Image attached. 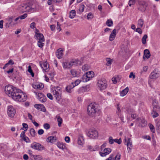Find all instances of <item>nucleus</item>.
Masks as SVG:
<instances>
[{
  "label": "nucleus",
  "instance_id": "43",
  "mask_svg": "<svg viewBox=\"0 0 160 160\" xmlns=\"http://www.w3.org/2000/svg\"><path fill=\"white\" fill-rule=\"evenodd\" d=\"M106 60L107 62L106 63L107 65L109 66L111 64L112 62V59H111L110 58H107Z\"/></svg>",
  "mask_w": 160,
  "mask_h": 160
},
{
  "label": "nucleus",
  "instance_id": "22",
  "mask_svg": "<svg viewBox=\"0 0 160 160\" xmlns=\"http://www.w3.org/2000/svg\"><path fill=\"white\" fill-rule=\"evenodd\" d=\"M78 143L79 145H83L84 143V137L82 135H80L79 136L78 140Z\"/></svg>",
  "mask_w": 160,
  "mask_h": 160
},
{
  "label": "nucleus",
  "instance_id": "23",
  "mask_svg": "<svg viewBox=\"0 0 160 160\" xmlns=\"http://www.w3.org/2000/svg\"><path fill=\"white\" fill-rule=\"evenodd\" d=\"M42 68L45 72H47L49 70V66L46 62L43 63L41 65Z\"/></svg>",
  "mask_w": 160,
  "mask_h": 160
},
{
  "label": "nucleus",
  "instance_id": "6",
  "mask_svg": "<svg viewBox=\"0 0 160 160\" xmlns=\"http://www.w3.org/2000/svg\"><path fill=\"white\" fill-rule=\"evenodd\" d=\"M107 82L106 80L104 79H101L98 80L97 83V85L101 90H104L107 87Z\"/></svg>",
  "mask_w": 160,
  "mask_h": 160
},
{
  "label": "nucleus",
  "instance_id": "20",
  "mask_svg": "<svg viewBox=\"0 0 160 160\" xmlns=\"http://www.w3.org/2000/svg\"><path fill=\"white\" fill-rule=\"evenodd\" d=\"M57 140V138L56 136H50L47 138V141L48 142L53 143L56 142Z\"/></svg>",
  "mask_w": 160,
  "mask_h": 160
},
{
  "label": "nucleus",
  "instance_id": "39",
  "mask_svg": "<svg viewBox=\"0 0 160 160\" xmlns=\"http://www.w3.org/2000/svg\"><path fill=\"white\" fill-rule=\"evenodd\" d=\"M148 38V36L146 34H145L143 37L142 39V43L143 44H145L146 43V39Z\"/></svg>",
  "mask_w": 160,
  "mask_h": 160
},
{
  "label": "nucleus",
  "instance_id": "33",
  "mask_svg": "<svg viewBox=\"0 0 160 160\" xmlns=\"http://www.w3.org/2000/svg\"><path fill=\"white\" fill-rule=\"evenodd\" d=\"M57 146L60 149H63L65 148V146L62 142H58L57 143Z\"/></svg>",
  "mask_w": 160,
  "mask_h": 160
},
{
  "label": "nucleus",
  "instance_id": "4",
  "mask_svg": "<svg viewBox=\"0 0 160 160\" xmlns=\"http://www.w3.org/2000/svg\"><path fill=\"white\" fill-rule=\"evenodd\" d=\"M53 95L56 100L59 101L61 99L62 91L59 87L52 88Z\"/></svg>",
  "mask_w": 160,
  "mask_h": 160
},
{
  "label": "nucleus",
  "instance_id": "28",
  "mask_svg": "<svg viewBox=\"0 0 160 160\" xmlns=\"http://www.w3.org/2000/svg\"><path fill=\"white\" fill-rule=\"evenodd\" d=\"M62 66L65 68H71L70 62H65L62 63Z\"/></svg>",
  "mask_w": 160,
  "mask_h": 160
},
{
  "label": "nucleus",
  "instance_id": "18",
  "mask_svg": "<svg viewBox=\"0 0 160 160\" xmlns=\"http://www.w3.org/2000/svg\"><path fill=\"white\" fill-rule=\"evenodd\" d=\"M63 50L60 49H58L56 53V56L59 58L60 59L62 58Z\"/></svg>",
  "mask_w": 160,
  "mask_h": 160
},
{
  "label": "nucleus",
  "instance_id": "60",
  "mask_svg": "<svg viewBox=\"0 0 160 160\" xmlns=\"http://www.w3.org/2000/svg\"><path fill=\"white\" fill-rule=\"evenodd\" d=\"M44 130L42 129H40L38 131V133L39 135H42L44 133Z\"/></svg>",
  "mask_w": 160,
  "mask_h": 160
},
{
  "label": "nucleus",
  "instance_id": "1",
  "mask_svg": "<svg viewBox=\"0 0 160 160\" xmlns=\"http://www.w3.org/2000/svg\"><path fill=\"white\" fill-rule=\"evenodd\" d=\"M5 93L14 100L19 102H23L26 100L27 97L21 91L13 86L8 85L5 87Z\"/></svg>",
  "mask_w": 160,
  "mask_h": 160
},
{
  "label": "nucleus",
  "instance_id": "27",
  "mask_svg": "<svg viewBox=\"0 0 160 160\" xmlns=\"http://www.w3.org/2000/svg\"><path fill=\"white\" fill-rule=\"evenodd\" d=\"M129 88L128 87L124 89L120 92V95L121 96L123 97L128 92Z\"/></svg>",
  "mask_w": 160,
  "mask_h": 160
},
{
  "label": "nucleus",
  "instance_id": "9",
  "mask_svg": "<svg viewBox=\"0 0 160 160\" xmlns=\"http://www.w3.org/2000/svg\"><path fill=\"white\" fill-rule=\"evenodd\" d=\"M31 147L38 151H41L44 148V147L41 144L36 142L32 143L31 145Z\"/></svg>",
  "mask_w": 160,
  "mask_h": 160
},
{
  "label": "nucleus",
  "instance_id": "46",
  "mask_svg": "<svg viewBox=\"0 0 160 160\" xmlns=\"http://www.w3.org/2000/svg\"><path fill=\"white\" fill-rule=\"evenodd\" d=\"M28 71L30 73L32 76L33 77L34 76V73H33L32 71V69L31 67L29 66L28 67Z\"/></svg>",
  "mask_w": 160,
  "mask_h": 160
},
{
  "label": "nucleus",
  "instance_id": "15",
  "mask_svg": "<svg viewBox=\"0 0 160 160\" xmlns=\"http://www.w3.org/2000/svg\"><path fill=\"white\" fill-rule=\"evenodd\" d=\"M152 105L153 106V110L157 111L158 112L160 111V107L158 105V103L156 100H153Z\"/></svg>",
  "mask_w": 160,
  "mask_h": 160
},
{
  "label": "nucleus",
  "instance_id": "19",
  "mask_svg": "<svg viewBox=\"0 0 160 160\" xmlns=\"http://www.w3.org/2000/svg\"><path fill=\"white\" fill-rule=\"evenodd\" d=\"M125 140L126 142H127V146L128 149L129 148L130 149L132 147V142H131V139L130 138H125Z\"/></svg>",
  "mask_w": 160,
  "mask_h": 160
},
{
  "label": "nucleus",
  "instance_id": "35",
  "mask_svg": "<svg viewBox=\"0 0 160 160\" xmlns=\"http://www.w3.org/2000/svg\"><path fill=\"white\" fill-rule=\"evenodd\" d=\"M157 111L152 110L151 114L152 115V117L153 118H155L158 117L159 116L158 112Z\"/></svg>",
  "mask_w": 160,
  "mask_h": 160
},
{
  "label": "nucleus",
  "instance_id": "64",
  "mask_svg": "<svg viewBox=\"0 0 160 160\" xmlns=\"http://www.w3.org/2000/svg\"><path fill=\"white\" fill-rule=\"evenodd\" d=\"M35 159L36 160H41V158L40 157L39 155H36L34 157Z\"/></svg>",
  "mask_w": 160,
  "mask_h": 160
},
{
  "label": "nucleus",
  "instance_id": "56",
  "mask_svg": "<svg viewBox=\"0 0 160 160\" xmlns=\"http://www.w3.org/2000/svg\"><path fill=\"white\" fill-rule=\"evenodd\" d=\"M22 139L26 142H30V140L27 137L24 136Z\"/></svg>",
  "mask_w": 160,
  "mask_h": 160
},
{
  "label": "nucleus",
  "instance_id": "21",
  "mask_svg": "<svg viewBox=\"0 0 160 160\" xmlns=\"http://www.w3.org/2000/svg\"><path fill=\"white\" fill-rule=\"evenodd\" d=\"M35 38L38 40H41L42 41H45V39L42 33L37 34L36 36H34Z\"/></svg>",
  "mask_w": 160,
  "mask_h": 160
},
{
  "label": "nucleus",
  "instance_id": "11",
  "mask_svg": "<svg viewBox=\"0 0 160 160\" xmlns=\"http://www.w3.org/2000/svg\"><path fill=\"white\" fill-rule=\"evenodd\" d=\"M90 90V86L89 85H87L85 86H82L78 90V93L79 94H82L83 93L87 92Z\"/></svg>",
  "mask_w": 160,
  "mask_h": 160
},
{
  "label": "nucleus",
  "instance_id": "36",
  "mask_svg": "<svg viewBox=\"0 0 160 160\" xmlns=\"http://www.w3.org/2000/svg\"><path fill=\"white\" fill-rule=\"evenodd\" d=\"M116 114H117V115L118 116V117L120 119L121 121L122 122H125L124 121V117H123V115L121 113V112H119V113L117 112V113H116Z\"/></svg>",
  "mask_w": 160,
  "mask_h": 160
},
{
  "label": "nucleus",
  "instance_id": "61",
  "mask_svg": "<svg viewBox=\"0 0 160 160\" xmlns=\"http://www.w3.org/2000/svg\"><path fill=\"white\" fill-rule=\"evenodd\" d=\"M136 31L140 34H142V30L140 28H137L136 30Z\"/></svg>",
  "mask_w": 160,
  "mask_h": 160
},
{
  "label": "nucleus",
  "instance_id": "42",
  "mask_svg": "<svg viewBox=\"0 0 160 160\" xmlns=\"http://www.w3.org/2000/svg\"><path fill=\"white\" fill-rule=\"evenodd\" d=\"M13 17H11L8 18L7 19V20L8 21V23L9 25H10L12 24V22L13 21Z\"/></svg>",
  "mask_w": 160,
  "mask_h": 160
},
{
  "label": "nucleus",
  "instance_id": "40",
  "mask_svg": "<svg viewBox=\"0 0 160 160\" xmlns=\"http://www.w3.org/2000/svg\"><path fill=\"white\" fill-rule=\"evenodd\" d=\"M70 72L73 77H76L77 76V71L75 70H71L70 71Z\"/></svg>",
  "mask_w": 160,
  "mask_h": 160
},
{
  "label": "nucleus",
  "instance_id": "41",
  "mask_svg": "<svg viewBox=\"0 0 160 160\" xmlns=\"http://www.w3.org/2000/svg\"><path fill=\"white\" fill-rule=\"evenodd\" d=\"M44 41H42L41 40H38V45L39 47L42 48L44 46V43L42 42Z\"/></svg>",
  "mask_w": 160,
  "mask_h": 160
},
{
  "label": "nucleus",
  "instance_id": "31",
  "mask_svg": "<svg viewBox=\"0 0 160 160\" xmlns=\"http://www.w3.org/2000/svg\"><path fill=\"white\" fill-rule=\"evenodd\" d=\"M156 129L160 131V121L157 119L155 120Z\"/></svg>",
  "mask_w": 160,
  "mask_h": 160
},
{
  "label": "nucleus",
  "instance_id": "24",
  "mask_svg": "<svg viewBox=\"0 0 160 160\" xmlns=\"http://www.w3.org/2000/svg\"><path fill=\"white\" fill-rule=\"evenodd\" d=\"M159 74L154 71L152 72L150 75V78L151 79H156L158 76Z\"/></svg>",
  "mask_w": 160,
  "mask_h": 160
},
{
  "label": "nucleus",
  "instance_id": "37",
  "mask_svg": "<svg viewBox=\"0 0 160 160\" xmlns=\"http://www.w3.org/2000/svg\"><path fill=\"white\" fill-rule=\"evenodd\" d=\"M144 24V21L142 19H139L138 21V25L140 28H142Z\"/></svg>",
  "mask_w": 160,
  "mask_h": 160
},
{
  "label": "nucleus",
  "instance_id": "16",
  "mask_svg": "<svg viewBox=\"0 0 160 160\" xmlns=\"http://www.w3.org/2000/svg\"><path fill=\"white\" fill-rule=\"evenodd\" d=\"M34 107L37 108L38 110L40 111L45 112L46 111V108L42 104H37L34 105Z\"/></svg>",
  "mask_w": 160,
  "mask_h": 160
},
{
  "label": "nucleus",
  "instance_id": "53",
  "mask_svg": "<svg viewBox=\"0 0 160 160\" xmlns=\"http://www.w3.org/2000/svg\"><path fill=\"white\" fill-rule=\"evenodd\" d=\"M44 128L47 129H48L50 128V126L49 124L48 123H45L43 125Z\"/></svg>",
  "mask_w": 160,
  "mask_h": 160
},
{
  "label": "nucleus",
  "instance_id": "3",
  "mask_svg": "<svg viewBox=\"0 0 160 160\" xmlns=\"http://www.w3.org/2000/svg\"><path fill=\"white\" fill-rule=\"evenodd\" d=\"M87 111L88 115L92 117H95L98 115L99 112L98 105L95 103H91L88 105Z\"/></svg>",
  "mask_w": 160,
  "mask_h": 160
},
{
  "label": "nucleus",
  "instance_id": "26",
  "mask_svg": "<svg viewBox=\"0 0 160 160\" xmlns=\"http://www.w3.org/2000/svg\"><path fill=\"white\" fill-rule=\"evenodd\" d=\"M78 60L76 59H72L70 61V64H71V67L74 65H77L78 62Z\"/></svg>",
  "mask_w": 160,
  "mask_h": 160
},
{
  "label": "nucleus",
  "instance_id": "2",
  "mask_svg": "<svg viewBox=\"0 0 160 160\" xmlns=\"http://www.w3.org/2000/svg\"><path fill=\"white\" fill-rule=\"evenodd\" d=\"M18 8L22 12H33L37 10V4L32 1L26 4H22L19 6Z\"/></svg>",
  "mask_w": 160,
  "mask_h": 160
},
{
  "label": "nucleus",
  "instance_id": "38",
  "mask_svg": "<svg viewBox=\"0 0 160 160\" xmlns=\"http://www.w3.org/2000/svg\"><path fill=\"white\" fill-rule=\"evenodd\" d=\"M30 132L31 135L32 137H34L36 134L35 130L33 128H32L30 129Z\"/></svg>",
  "mask_w": 160,
  "mask_h": 160
},
{
  "label": "nucleus",
  "instance_id": "7",
  "mask_svg": "<svg viewBox=\"0 0 160 160\" xmlns=\"http://www.w3.org/2000/svg\"><path fill=\"white\" fill-rule=\"evenodd\" d=\"M94 77V72L92 71L87 72L85 74L83 75L82 77V80L84 82L89 81L91 78Z\"/></svg>",
  "mask_w": 160,
  "mask_h": 160
},
{
  "label": "nucleus",
  "instance_id": "59",
  "mask_svg": "<svg viewBox=\"0 0 160 160\" xmlns=\"http://www.w3.org/2000/svg\"><path fill=\"white\" fill-rule=\"evenodd\" d=\"M30 27L32 29L34 28H35V23L34 22H32L30 24Z\"/></svg>",
  "mask_w": 160,
  "mask_h": 160
},
{
  "label": "nucleus",
  "instance_id": "51",
  "mask_svg": "<svg viewBox=\"0 0 160 160\" xmlns=\"http://www.w3.org/2000/svg\"><path fill=\"white\" fill-rule=\"evenodd\" d=\"M23 128H21V129H23V128H24L25 129L24 130V131H26L27 130L28 128V126L27 124L25 123H23L22 124Z\"/></svg>",
  "mask_w": 160,
  "mask_h": 160
},
{
  "label": "nucleus",
  "instance_id": "14",
  "mask_svg": "<svg viewBox=\"0 0 160 160\" xmlns=\"http://www.w3.org/2000/svg\"><path fill=\"white\" fill-rule=\"evenodd\" d=\"M111 152V149L109 148H105L103 152H99L100 156L102 157H105L109 154Z\"/></svg>",
  "mask_w": 160,
  "mask_h": 160
},
{
  "label": "nucleus",
  "instance_id": "5",
  "mask_svg": "<svg viewBox=\"0 0 160 160\" xmlns=\"http://www.w3.org/2000/svg\"><path fill=\"white\" fill-rule=\"evenodd\" d=\"M137 2L138 9L142 12H144L146 9L148 4L145 1L143 0H138Z\"/></svg>",
  "mask_w": 160,
  "mask_h": 160
},
{
  "label": "nucleus",
  "instance_id": "47",
  "mask_svg": "<svg viewBox=\"0 0 160 160\" xmlns=\"http://www.w3.org/2000/svg\"><path fill=\"white\" fill-rule=\"evenodd\" d=\"M81 81L79 79L76 80L75 81L73 82H72V83H73L74 86V87L78 85L80 82Z\"/></svg>",
  "mask_w": 160,
  "mask_h": 160
},
{
  "label": "nucleus",
  "instance_id": "17",
  "mask_svg": "<svg viewBox=\"0 0 160 160\" xmlns=\"http://www.w3.org/2000/svg\"><path fill=\"white\" fill-rule=\"evenodd\" d=\"M116 30L115 29H114L110 35L109 40L111 41L114 40L116 37Z\"/></svg>",
  "mask_w": 160,
  "mask_h": 160
},
{
  "label": "nucleus",
  "instance_id": "29",
  "mask_svg": "<svg viewBox=\"0 0 160 160\" xmlns=\"http://www.w3.org/2000/svg\"><path fill=\"white\" fill-rule=\"evenodd\" d=\"M144 54L145 57L147 58H149L151 55L149 50L148 49H145L144 51Z\"/></svg>",
  "mask_w": 160,
  "mask_h": 160
},
{
  "label": "nucleus",
  "instance_id": "50",
  "mask_svg": "<svg viewBox=\"0 0 160 160\" xmlns=\"http://www.w3.org/2000/svg\"><path fill=\"white\" fill-rule=\"evenodd\" d=\"M135 0H129L128 2V5L130 7H131L132 5L135 4Z\"/></svg>",
  "mask_w": 160,
  "mask_h": 160
},
{
  "label": "nucleus",
  "instance_id": "55",
  "mask_svg": "<svg viewBox=\"0 0 160 160\" xmlns=\"http://www.w3.org/2000/svg\"><path fill=\"white\" fill-rule=\"evenodd\" d=\"M119 105L120 104L119 103H118L117 104L116 108H117V111H116V113H117V112H121V110L120 109Z\"/></svg>",
  "mask_w": 160,
  "mask_h": 160
},
{
  "label": "nucleus",
  "instance_id": "52",
  "mask_svg": "<svg viewBox=\"0 0 160 160\" xmlns=\"http://www.w3.org/2000/svg\"><path fill=\"white\" fill-rule=\"evenodd\" d=\"M93 17V15L91 12L88 13L87 15V19L88 20L91 19Z\"/></svg>",
  "mask_w": 160,
  "mask_h": 160
},
{
  "label": "nucleus",
  "instance_id": "58",
  "mask_svg": "<svg viewBox=\"0 0 160 160\" xmlns=\"http://www.w3.org/2000/svg\"><path fill=\"white\" fill-rule=\"evenodd\" d=\"M121 155L118 153L115 157V160H119L120 158Z\"/></svg>",
  "mask_w": 160,
  "mask_h": 160
},
{
  "label": "nucleus",
  "instance_id": "25",
  "mask_svg": "<svg viewBox=\"0 0 160 160\" xmlns=\"http://www.w3.org/2000/svg\"><path fill=\"white\" fill-rule=\"evenodd\" d=\"M73 83H71L66 88V90L67 92L71 93V89L74 87Z\"/></svg>",
  "mask_w": 160,
  "mask_h": 160
},
{
  "label": "nucleus",
  "instance_id": "54",
  "mask_svg": "<svg viewBox=\"0 0 160 160\" xmlns=\"http://www.w3.org/2000/svg\"><path fill=\"white\" fill-rule=\"evenodd\" d=\"M89 68V66L88 65H85L82 67V69L83 70L87 71L88 70Z\"/></svg>",
  "mask_w": 160,
  "mask_h": 160
},
{
  "label": "nucleus",
  "instance_id": "13",
  "mask_svg": "<svg viewBox=\"0 0 160 160\" xmlns=\"http://www.w3.org/2000/svg\"><path fill=\"white\" fill-rule=\"evenodd\" d=\"M36 95H37L38 99L41 102H44L46 101V97L42 93L36 92Z\"/></svg>",
  "mask_w": 160,
  "mask_h": 160
},
{
  "label": "nucleus",
  "instance_id": "34",
  "mask_svg": "<svg viewBox=\"0 0 160 160\" xmlns=\"http://www.w3.org/2000/svg\"><path fill=\"white\" fill-rule=\"evenodd\" d=\"M106 24L108 26L111 27L113 25V22L111 19H109L107 21Z\"/></svg>",
  "mask_w": 160,
  "mask_h": 160
},
{
  "label": "nucleus",
  "instance_id": "57",
  "mask_svg": "<svg viewBox=\"0 0 160 160\" xmlns=\"http://www.w3.org/2000/svg\"><path fill=\"white\" fill-rule=\"evenodd\" d=\"M27 17V14L24 13L23 15L19 16V18L21 19H23Z\"/></svg>",
  "mask_w": 160,
  "mask_h": 160
},
{
  "label": "nucleus",
  "instance_id": "30",
  "mask_svg": "<svg viewBox=\"0 0 160 160\" xmlns=\"http://www.w3.org/2000/svg\"><path fill=\"white\" fill-rule=\"evenodd\" d=\"M33 87L35 89H42L44 87V85L43 84H38L36 85H33Z\"/></svg>",
  "mask_w": 160,
  "mask_h": 160
},
{
  "label": "nucleus",
  "instance_id": "44",
  "mask_svg": "<svg viewBox=\"0 0 160 160\" xmlns=\"http://www.w3.org/2000/svg\"><path fill=\"white\" fill-rule=\"evenodd\" d=\"M57 121L58 122V126L59 127H60L61 126V124L62 122V118L59 117L57 119Z\"/></svg>",
  "mask_w": 160,
  "mask_h": 160
},
{
  "label": "nucleus",
  "instance_id": "10",
  "mask_svg": "<svg viewBox=\"0 0 160 160\" xmlns=\"http://www.w3.org/2000/svg\"><path fill=\"white\" fill-rule=\"evenodd\" d=\"M16 112V110L12 106L9 105L8 106L7 113L8 116L9 117H13L14 116Z\"/></svg>",
  "mask_w": 160,
  "mask_h": 160
},
{
  "label": "nucleus",
  "instance_id": "32",
  "mask_svg": "<svg viewBox=\"0 0 160 160\" xmlns=\"http://www.w3.org/2000/svg\"><path fill=\"white\" fill-rule=\"evenodd\" d=\"M76 12L75 10H72L69 13V18H74L76 16Z\"/></svg>",
  "mask_w": 160,
  "mask_h": 160
},
{
  "label": "nucleus",
  "instance_id": "12",
  "mask_svg": "<svg viewBox=\"0 0 160 160\" xmlns=\"http://www.w3.org/2000/svg\"><path fill=\"white\" fill-rule=\"evenodd\" d=\"M108 140L109 143L111 144H113L114 142L117 143L119 144H120L122 142L121 138H119L118 139H113L112 137L111 136L109 137Z\"/></svg>",
  "mask_w": 160,
  "mask_h": 160
},
{
  "label": "nucleus",
  "instance_id": "45",
  "mask_svg": "<svg viewBox=\"0 0 160 160\" xmlns=\"http://www.w3.org/2000/svg\"><path fill=\"white\" fill-rule=\"evenodd\" d=\"M85 8V6L83 4H81L79 8V10L80 12H83Z\"/></svg>",
  "mask_w": 160,
  "mask_h": 160
},
{
  "label": "nucleus",
  "instance_id": "63",
  "mask_svg": "<svg viewBox=\"0 0 160 160\" xmlns=\"http://www.w3.org/2000/svg\"><path fill=\"white\" fill-rule=\"evenodd\" d=\"M70 138L69 137L67 136L65 138V141L67 142L68 143L70 142Z\"/></svg>",
  "mask_w": 160,
  "mask_h": 160
},
{
  "label": "nucleus",
  "instance_id": "8",
  "mask_svg": "<svg viewBox=\"0 0 160 160\" xmlns=\"http://www.w3.org/2000/svg\"><path fill=\"white\" fill-rule=\"evenodd\" d=\"M87 136L92 139H96L98 137V132L94 129H91L87 133Z\"/></svg>",
  "mask_w": 160,
  "mask_h": 160
},
{
  "label": "nucleus",
  "instance_id": "48",
  "mask_svg": "<svg viewBox=\"0 0 160 160\" xmlns=\"http://www.w3.org/2000/svg\"><path fill=\"white\" fill-rule=\"evenodd\" d=\"M149 127L151 132L153 133H154L155 132V130L153 125L152 124H150Z\"/></svg>",
  "mask_w": 160,
  "mask_h": 160
},
{
  "label": "nucleus",
  "instance_id": "62",
  "mask_svg": "<svg viewBox=\"0 0 160 160\" xmlns=\"http://www.w3.org/2000/svg\"><path fill=\"white\" fill-rule=\"evenodd\" d=\"M47 97L50 99L52 100L53 99V97L52 94L50 93H48L47 94Z\"/></svg>",
  "mask_w": 160,
  "mask_h": 160
},
{
  "label": "nucleus",
  "instance_id": "49",
  "mask_svg": "<svg viewBox=\"0 0 160 160\" xmlns=\"http://www.w3.org/2000/svg\"><path fill=\"white\" fill-rule=\"evenodd\" d=\"M61 0H48V5H50L52 4V1L55 2H59L61 1Z\"/></svg>",
  "mask_w": 160,
  "mask_h": 160
}]
</instances>
